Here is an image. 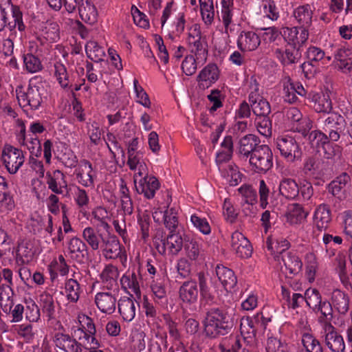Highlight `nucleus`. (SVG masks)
I'll list each match as a JSON object with an SVG mask.
<instances>
[{
    "mask_svg": "<svg viewBox=\"0 0 352 352\" xmlns=\"http://www.w3.org/2000/svg\"><path fill=\"white\" fill-rule=\"evenodd\" d=\"M184 250L189 259L196 261L201 254V244L195 239H188L186 240Z\"/></svg>",
    "mask_w": 352,
    "mask_h": 352,
    "instance_id": "0e129e2a",
    "label": "nucleus"
},
{
    "mask_svg": "<svg viewBox=\"0 0 352 352\" xmlns=\"http://www.w3.org/2000/svg\"><path fill=\"white\" fill-rule=\"evenodd\" d=\"M284 34L288 41V44L298 47V48L303 45L309 38L308 29L301 27L300 32L296 27L286 28Z\"/></svg>",
    "mask_w": 352,
    "mask_h": 352,
    "instance_id": "72a5a7b5",
    "label": "nucleus"
},
{
    "mask_svg": "<svg viewBox=\"0 0 352 352\" xmlns=\"http://www.w3.org/2000/svg\"><path fill=\"white\" fill-rule=\"evenodd\" d=\"M2 160L7 171L14 175L24 164L25 155L22 150L6 144L2 151Z\"/></svg>",
    "mask_w": 352,
    "mask_h": 352,
    "instance_id": "0eeeda50",
    "label": "nucleus"
},
{
    "mask_svg": "<svg viewBox=\"0 0 352 352\" xmlns=\"http://www.w3.org/2000/svg\"><path fill=\"white\" fill-rule=\"evenodd\" d=\"M64 292L67 300L77 302L82 293V289L76 279L71 278L65 280Z\"/></svg>",
    "mask_w": 352,
    "mask_h": 352,
    "instance_id": "c03bdc74",
    "label": "nucleus"
},
{
    "mask_svg": "<svg viewBox=\"0 0 352 352\" xmlns=\"http://www.w3.org/2000/svg\"><path fill=\"white\" fill-rule=\"evenodd\" d=\"M197 283L193 280L184 281L179 289L180 300L185 304L192 305L198 299Z\"/></svg>",
    "mask_w": 352,
    "mask_h": 352,
    "instance_id": "b1692460",
    "label": "nucleus"
},
{
    "mask_svg": "<svg viewBox=\"0 0 352 352\" xmlns=\"http://www.w3.org/2000/svg\"><path fill=\"white\" fill-rule=\"evenodd\" d=\"M103 255L108 259H116L121 256L122 248L118 238L109 233L107 234L101 244Z\"/></svg>",
    "mask_w": 352,
    "mask_h": 352,
    "instance_id": "4be33fe9",
    "label": "nucleus"
},
{
    "mask_svg": "<svg viewBox=\"0 0 352 352\" xmlns=\"http://www.w3.org/2000/svg\"><path fill=\"white\" fill-rule=\"evenodd\" d=\"M162 231H157L154 239V245L157 252L164 255L166 252L173 255H177L182 249L184 240L182 235L176 231H170L166 238L163 239Z\"/></svg>",
    "mask_w": 352,
    "mask_h": 352,
    "instance_id": "20e7f679",
    "label": "nucleus"
},
{
    "mask_svg": "<svg viewBox=\"0 0 352 352\" xmlns=\"http://www.w3.org/2000/svg\"><path fill=\"white\" fill-rule=\"evenodd\" d=\"M119 291L100 292L95 294L94 302L103 314H112L116 309Z\"/></svg>",
    "mask_w": 352,
    "mask_h": 352,
    "instance_id": "ddd939ff",
    "label": "nucleus"
},
{
    "mask_svg": "<svg viewBox=\"0 0 352 352\" xmlns=\"http://www.w3.org/2000/svg\"><path fill=\"white\" fill-rule=\"evenodd\" d=\"M1 309L5 314H10L11 323H18L23 320L24 314V305L18 303L14 305L13 300L9 303L1 305Z\"/></svg>",
    "mask_w": 352,
    "mask_h": 352,
    "instance_id": "a18cd8bd",
    "label": "nucleus"
},
{
    "mask_svg": "<svg viewBox=\"0 0 352 352\" xmlns=\"http://www.w3.org/2000/svg\"><path fill=\"white\" fill-rule=\"evenodd\" d=\"M80 19L88 24H94L97 21L98 13L96 7L86 1L78 8Z\"/></svg>",
    "mask_w": 352,
    "mask_h": 352,
    "instance_id": "3c124183",
    "label": "nucleus"
},
{
    "mask_svg": "<svg viewBox=\"0 0 352 352\" xmlns=\"http://www.w3.org/2000/svg\"><path fill=\"white\" fill-rule=\"evenodd\" d=\"M301 343L305 352H323L320 342L311 333H303Z\"/></svg>",
    "mask_w": 352,
    "mask_h": 352,
    "instance_id": "864d4df0",
    "label": "nucleus"
},
{
    "mask_svg": "<svg viewBox=\"0 0 352 352\" xmlns=\"http://www.w3.org/2000/svg\"><path fill=\"white\" fill-rule=\"evenodd\" d=\"M142 284V277L140 267L135 266L129 267L120 278L122 288L129 294L133 293L138 298L141 297Z\"/></svg>",
    "mask_w": 352,
    "mask_h": 352,
    "instance_id": "6e6552de",
    "label": "nucleus"
},
{
    "mask_svg": "<svg viewBox=\"0 0 352 352\" xmlns=\"http://www.w3.org/2000/svg\"><path fill=\"white\" fill-rule=\"evenodd\" d=\"M46 184L48 188L56 195L68 192V184L65 175L60 170L46 173Z\"/></svg>",
    "mask_w": 352,
    "mask_h": 352,
    "instance_id": "a211bd4d",
    "label": "nucleus"
},
{
    "mask_svg": "<svg viewBox=\"0 0 352 352\" xmlns=\"http://www.w3.org/2000/svg\"><path fill=\"white\" fill-rule=\"evenodd\" d=\"M315 9L313 4L299 6L294 10L293 16L301 28L307 29L312 23Z\"/></svg>",
    "mask_w": 352,
    "mask_h": 352,
    "instance_id": "393cba45",
    "label": "nucleus"
},
{
    "mask_svg": "<svg viewBox=\"0 0 352 352\" xmlns=\"http://www.w3.org/2000/svg\"><path fill=\"white\" fill-rule=\"evenodd\" d=\"M67 246L70 257L78 261H82L87 252V247L80 239L73 236L67 242Z\"/></svg>",
    "mask_w": 352,
    "mask_h": 352,
    "instance_id": "f704fd0d",
    "label": "nucleus"
},
{
    "mask_svg": "<svg viewBox=\"0 0 352 352\" xmlns=\"http://www.w3.org/2000/svg\"><path fill=\"white\" fill-rule=\"evenodd\" d=\"M188 44L190 52L196 56L197 60H206L208 54L207 44L202 37L200 39L190 41Z\"/></svg>",
    "mask_w": 352,
    "mask_h": 352,
    "instance_id": "bf43d9fd",
    "label": "nucleus"
},
{
    "mask_svg": "<svg viewBox=\"0 0 352 352\" xmlns=\"http://www.w3.org/2000/svg\"><path fill=\"white\" fill-rule=\"evenodd\" d=\"M14 332L23 338L25 342H32L36 336V330L34 329L33 325L30 323H23L12 326Z\"/></svg>",
    "mask_w": 352,
    "mask_h": 352,
    "instance_id": "6e6d98bb",
    "label": "nucleus"
},
{
    "mask_svg": "<svg viewBox=\"0 0 352 352\" xmlns=\"http://www.w3.org/2000/svg\"><path fill=\"white\" fill-rule=\"evenodd\" d=\"M134 184L138 193L143 195L145 198L148 199L154 197L156 191L160 188L159 181L155 177L152 175L140 178Z\"/></svg>",
    "mask_w": 352,
    "mask_h": 352,
    "instance_id": "6ab92c4d",
    "label": "nucleus"
},
{
    "mask_svg": "<svg viewBox=\"0 0 352 352\" xmlns=\"http://www.w3.org/2000/svg\"><path fill=\"white\" fill-rule=\"evenodd\" d=\"M38 304L42 311L49 319L54 317L56 306L52 295L46 292H43L39 295Z\"/></svg>",
    "mask_w": 352,
    "mask_h": 352,
    "instance_id": "09e8293b",
    "label": "nucleus"
},
{
    "mask_svg": "<svg viewBox=\"0 0 352 352\" xmlns=\"http://www.w3.org/2000/svg\"><path fill=\"white\" fill-rule=\"evenodd\" d=\"M216 275L226 291H231L236 286L237 280L234 272L222 265H217Z\"/></svg>",
    "mask_w": 352,
    "mask_h": 352,
    "instance_id": "473e14b6",
    "label": "nucleus"
},
{
    "mask_svg": "<svg viewBox=\"0 0 352 352\" xmlns=\"http://www.w3.org/2000/svg\"><path fill=\"white\" fill-rule=\"evenodd\" d=\"M309 99L317 113H331L332 102L328 91L312 93L309 95Z\"/></svg>",
    "mask_w": 352,
    "mask_h": 352,
    "instance_id": "5701e85b",
    "label": "nucleus"
},
{
    "mask_svg": "<svg viewBox=\"0 0 352 352\" xmlns=\"http://www.w3.org/2000/svg\"><path fill=\"white\" fill-rule=\"evenodd\" d=\"M73 333L74 337L78 341V344H80V352H82L84 349L90 350L94 346H100L98 340L95 337L96 333H90L82 329H74Z\"/></svg>",
    "mask_w": 352,
    "mask_h": 352,
    "instance_id": "4c0bfd02",
    "label": "nucleus"
},
{
    "mask_svg": "<svg viewBox=\"0 0 352 352\" xmlns=\"http://www.w3.org/2000/svg\"><path fill=\"white\" fill-rule=\"evenodd\" d=\"M220 70L214 63H210L205 66L197 76V85L199 89L205 90L219 78Z\"/></svg>",
    "mask_w": 352,
    "mask_h": 352,
    "instance_id": "4468645a",
    "label": "nucleus"
},
{
    "mask_svg": "<svg viewBox=\"0 0 352 352\" xmlns=\"http://www.w3.org/2000/svg\"><path fill=\"white\" fill-rule=\"evenodd\" d=\"M201 19L206 25L214 23L216 16L213 0H199Z\"/></svg>",
    "mask_w": 352,
    "mask_h": 352,
    "instance_id": "49530a36",
    "label": "nucleus"
},
{
    "mask_svg": "<svg viewBox=\"0 0 352 352\" xmlns=\"http://www.w3.org/2000/svg\"><path fill=\"white\" fill-rule=\"evenodd\" d=\"M258 140L256 135L248 134L241 138L238 143L237 153L243 158H248L257 148Z\"/></svg>",
    "mask_w": 352,
    "mask_h": 352,
    "instance_id": "c9c22d12",
    "label": "nucleus"
},
{
    "mask_svg": "<svg viewBox=\"0 0 352 352\" xmlns=\"http://www.w3.org/2000/svg\"><path fill=\"white\" fill-rule=\"evenodd\" d=\"M179 209L176 207H169L164 211L163 214L164 223L170 231H176L179 225L178 221Z\"/></svg>",
    "mask_w": 352,
    "mask_h": 352,
    "instance_id": "5fc2aeb1",
    "label": "nucleus"
},
{
    "mask_svg": "<svg viewBox=\"0 0 352 352\" xmlns=\"http://www.w3.org/2000/svg\"><path fill=\"white\" fill-rule=\"evenodd\" d=\"M233 0H221V14L226 31L232 21Z\"/></svg>",
    "mask_w": 352,
    "mask_h": 352,
    "instance_id": "680f3d73",
    "label": "nucleus"
},
{
    "mask_svg": "<svg viewBox=\"0 0 352 352\" xmlns=\"http://www.w3.org/2000/svg\"><path fill=\"white\" fill-rule=\"evenodd\" d=\"M54 76L62 88L66 89L69 87V75L63 63L60 62L55 63Z\"/></svg>",
    "mask_w": 352,
    "mask_h": 352,
    "instance_id": "052dcab7",
    "label": "nucleus"
},
{
    "mask_svg": "<svg viewBox=\"0 0 352 352\" xmlns=\"http://www.w3.org/2000/svg\"><path fill=\"white\" fill-rule=\"evenodd\" d=\"M91 215L96 221L98 223L100 227L109 232L110 226L108 223L109 219V212L103 207L98 206L94 209Z\"/></svg>",
    "mask_w": 352,
    "mask_h": 352,
    "instance_id": "774afa93",
    "label": "nucleus"
},
{
    "mask_svg": "<svg viewBox=\"0 0 352 352\" xmlns=\"http://www.w3.org/2000/svg\"><path fill=\"white\" fill-rule=\"evenodd\" d=\"M34 254L33 243L29 240H23L18 245L16 261L19 265L28 264L33 260Z\"/></svg>",
    "mask_w": 352,
    "mask_h": 352,
    "instance_id": "cd10ccee",
    "label": "nucleus"
},
{
    "mask_svg": "<svg viewBox=\"0 0 352 352\" xmlns=\"http://www.w3.org/2000/svg\"><path fill=\"white\" fill-rule=\"evenodd\" d=\"M76 177L78 184L84 187H93L96 178L92 164L87 160H82L76 168Z\"/></svg>",
    "mask_w": 352,
    "mask_h": 352,
    "instance_id": "dca6fc26",
    "label": "nucleus"
},
{
    "mask_svg": "<svg viewBox=\"0 0 352 352\" xmlns=\"http://www.w3.org/2000/svg\"><path fill=\"white\" fill-rule=\"evenodd\" d=\"M24 314L25 319L30 322H37L41 318L40 308L31 299L24 302Z\"/></svg>",
    "mask_w": 352,
    "mask_h": 352,
    "instance_id": "13d9d810",
    "label": "nucleus"
},
{
    "mask_svg": "<svg viewBox=\"0 0 352 352\" xmlns=\"http://www.w3.org/2000/svg\"><path fill=\"white\" fill-rule=\"evenodd\" d=\"M118 308L122 319L131 322L135 316L136 301L128 297H123L118 300Z\"/></svg>",
    "mask_w": 352,
    "mask_h": 352,
    "instance_id": "58836bf2",
    "label": "nucleus"
},
{
    "mask_svg": "<svg viewBox=\"0 0 352 352\" xmlns=\"http://www.w3.org/2000/svg\"><path fill=\"white\" fill-rule=\"evenodd\" d=\"M282 296L289 309H295L299 307L305 301V296L298 293H293L291 296L290 292L284 287H282Z\"/></svg>",
    "mask_w": 352,
    "mask_h": 352,
    "instance_id": "e2e57ef3",
    "label": "nucleus"
},
{
    "mask_svg": "<svg viewBox=\"0 0 352 352\" xmlns=\"http://www.w3.org/2000/svg\"><path fill=\"white\" fill-rule=\"evenodd\" d=\"M107 234H102L97 231L93 227H86L82 233V236L86 243L94 251L98 250L101 247V244L104 241Z\"/></svg>",
    "mask_w": 352,
    "mask_h": 352,
    "instance_id": "e433bc0d",
    "label": "nucleus"
},
{
    "mask_svg": "<svg viewBox=\"0 0 352 352\" xmlns=\"http://www.w3.org/2000/svg\"><path fill=\"white\" fill-rule=\"evenodd\" d=\"M35 78L30 79L26 90L16 89V98L19 104L25 111L39 109L44 102V87L42 85L34 83Z\"/></svg>",
    "mask_w": 352,
    "mask_h": 352,
    "instance_id": "f257e3e1",
    "label": "nucleus"
},
{
    "mask_svg": "<svg viewBox=\"0 0 352 352\" xmlns=\"http://www.w3.org/2000/svg\"><path fill=\"white\" fill-rule=\"evenodd\" d=\"M272 320V316L269 314H265L263 311L257 313L253 318L250 320L246 318L248 325L252 329V331H265L269 322Z\"/></svg>",
    "mask_w": 352,
    "mask_h": 352,
    "instance_id": "8fccbe9b",
    "label": "nucleus"
},
{
    "mask_svg": "<svg viewBox=\"0 0 352 352\" xmlns=\"http://www.w3.org/2000/svg\"><path fill=\"white\" fill-rule=\"evenodd\" d=\"M330 304L338 313L345 314L349 311V298L344 292L334 289L331 293Z\"/></svg>",
    "mask_w": 352,
    "mask_h": 352,
    "instance_id": "a19ab883",
    "label": "nucleus"
},
{
    "mask_svg": "<svg viewBox=\"0 0 352 352\" xmlns=\"http://www.w3.org/2000/svg\"><path fill=\"white\" fill-rule=\"evenodd\" d=\"M198 283L200 292V304L201 307L206 305H212L214 301V296L211 293L210 287L207 283V279L204 273L198 274Z\"/></svg>",
    "mask_w": 352,
    "mask_h": 352,
    "instance_id": "79ce46f5",
    "label": "nucleus"
},
{
    "mask_svg": "<svg viewBox=\"0 0 352 352\" xmlns=\"http://www.w3.org/2000/svg\"><path fill=\"white\" fill-rule=\"evenodd\" d=\"M346 122L342 116L338 113H331L323 121L322 130L328 133V138L332 142H338L344 131Z\"/></svg>",
    "mask_w": 352,
    "mask_h": 352,
    "instance_id": "9d476101",
    "label": "nucleus"
},
{
    "mask_svg": "<svg viewBox=\"0 0 352 352\" xmlns=\"http://www.w3.org/2000/svg\"><path fill=\"white\" fill-rule=\"evenodd\" d=\"M24 69L28 73H36L43 69L40 59L32 54H26L23 56Z\"/></svg>",
    "mask_w": 352,
    "mask_h": 352,
    "instance_id": "69168bd1",
    "label": "nucleus"
},
{
    "mask_svg": "<svg viewBox=\"0 0 352 352\" xmlns=\"http://www.w3.org/2000/svg\"><path fill=\"white\" fill-rule=\"evenodd\" d=\"M276 58L284 65L295 63L300 56L298 47L287 44L283 50L279 47L273 49Z\"/></svg>",
    "mask_w": 352,
    "mask_h": 352,
    "instance_id": "bb28decb",
    "label": "nucleus"
},
{
    "mask_svg": "<svg viewBox=\"0 0 352 352\" xmlns=\"http://www.w3.org/2000/svg\"><path fill=\"white\" fill-rule=\"evenodd\" d=\"M307 305L316 313H320V321L331 320L333 317L331 305L327 300H322V296L316 289L309 288L305 292Z\"/></svg>",
    "mask_w": 352,
    "mask_h": 352,
    "instance_id": "7ed1b4c3",
    "label": "nucleus"
},
{
    "mask_svg": "<svg viewBox=\"0 0 352 352\" xmlns=\"http://www.w3.org/2000/svg\"><path fill=\"white\" fill-rule=\"evenodd\" d=\"M119 272L113 265H108L102 271L100 278L102 287L108 291H119L118 278Z\"/></svg>",
    "mask_w": 352,
    "mask_h": 352,
    "instance_id": "412c9836",
    "label": "nucleus"
},
{
    "mask_svg": "<svg viewBox=\"0 0 352 352\" xmlns=\"http://www.w3.org/2000/svg\"><path fill=\"white\" fill-rule=\"evenodd\" d=\"M85 52L89 58L97 63L102 60L105 56L103 48L94 41L87 42L85 45Z\"/></svg>",
    "mask_w": 352,
    "mask_h": 352,
    "instance_id": "4d7b16f0",
    "label": "nucleus"
},
{
    "mask_svg": "<svg viewBox=\"0 0 352 352\" xmlns=\"http://www.w3.org/2000/svg\"><path fill=\"white\" fill-rule=\"evenodd\" d=\"M231 186H236L241 181V174L236 165L228 163L223 169H219Z\"/></svg>",
    "mask_w": 352,
    "mask_h": 352,
    "instance_id": "603ef678",
    "label": "nucleus"
},
{
    "mask_svg": "<svg viewBox=\"0 0 352 352\" xmlns=\"http://www.w3.org/2000/svg\"><path fill=\"white\" fill-rule=\"evenodd\" d=\"M260 43L258 35L252 31L242 32L237 39V46L243 52L254 51Z\"/></svg>",
    "mask_w": 352,
    "mask_h": 352,
    "instance_id": "c85d7f7f",
    "label": "nucleus"
},
{
    "mask_svg": "<svg viewBox=\"0 0 352 352\" xmlns=\"http://www.w3.org/2000/svg\"><path fill=\"white\" fill-rule=\"evenodd\" d=\"M329 169V162L322 159L309 157L304 161L303 171L308 176L318 178L325 175Z\"/></svg>",
    "mask_w": 352,
    "mask_h": 352,
    "instance_id": "2eb2a0df",
    "label": "nucleus"
},
{
    "mask_svg": "<svg viewBox=\"0 0 352 352\" xmlns=\"http://www.w3.org/2000/svg\"><path fill=\"white\" fill-rule=\"evenodd\" d=\"M12 14L13 21L8 22V11L7 8L0 5V32L8 26L10 31L17 28L20 32H24L25 25L23 21V14L19 8L12 5Z\"/></svg>",
    "mask_w": 352,
    "mask_h": 352,
    "instance_id": "f8f14e48",
    "label": "nucleus"
},
{
    "mask_svg": "<svg viewBox=\"0 0 352 352\" xmlns=\"http://www.w3.org/2000/svg\"><path fill=\"white\" fill-rule=\"evenodd\" d=\"M231 316L219 308H211L206 312L204 320L205 331L210 337L225 334L232 327Z\"/></svg>",
    "mask_w": 352,
    "mask_h": 352,
    "instance_id": "f03ea898",
    "label": "nucleus"
},
{
    "mask_svg": "<svg viewBox=\"0 0 352 352\" xmlns=\"http://www.w3.org/2000/svg\"><path fill=\"white\" fill-rule=\"evenodd\" d=\"M299 186L291 178H283L279 183L280 194L288 199H294L299 195Z\"/></svg>",
    "mask_w": 352,
    "mask_h": 352,
    "instance_id": "37998d69",
    "label": "nucleus"
},
{
    "mask_svg": "<svg viewBox=\"0 0 352 352\" xmlns=\"http://www.w3.org/2000/svg\"><path fill=\"white\" fill-rule=\"evenodd\" d=\"M151 289L154 302L161 307H166L168 300L164 282L160 280H153L151 284Z\"/></svg>",
    "mask_w": 352,
    "mask_h": 352,
    "instance_id": "ea45409f",
    "label": "nucleus"
},
{
    "mask_svg": "<svg viewBox=\"0 0 352 352\" xmlns=\"http://www.w3.org/2000/svg\"><path fill=\"white\" fill-rule=\"evenodd\" d=\"M230 245L232 250L240 258H247L252 254V247L249 240L239 231L232 234Z\"/></svg>",
    "mask_w": 352,
    "mask_h": 352,
    "instance_id": "f3484780",
    "label": "nucleus"
},
{
    "mask_svg": "<svg viewBox=\"0 0 352 352\" xmlns=\"http://www.w3.org/2000/svg\"><path fill=\"white\" fill-rule=\"evenodd\" d=\"M351 54V49L346 47H339L334 52L336 67L344 74L352 72V59L349 57Z\"/></svg>",
    "mask_w": 352,
    "mask_h": 352,
    "instance_id": "a878e982",
    "label": "nucleus"
},
{
    "mask_svg": "<svg viewBox=\"0 0 352 352\" xmlns=\"http://www.w3.org/2000/svg\"><path fill=\"white\" fill-rule=\"evenodd\" d=\"M251 169L257 173H265L273 166V154L270 148L259 145L249 157Z\"/></svg>",
    "mask_w": 352,
    "mask_h": 352,
    "instance_id": "39448f33",
    "label": "nucleus"
},
{
    "mask_svg": "<svg viewBox=\"0 0 352 352\" xmlns=\"http://www.w3.org/2000/svg\"><path fill=\"white\" fill-rule=\"evenodd\" d=\"M308 140L312 147L316 148H322L324 156L327 159H331L336 155L339 147L329 142L327 135L323 131L314 130L308 133Z\"/></svg>",
    "mask_w": 352,
    "mask_h": 352,
    "instance_id": "9b49d317",
    "label": "nucleus"
},
{
    "mask_svg": "<svg viewBox=\"0 0 352 352\" xmlns=\"http://www.w3.org/2000/svg\"><path fill=\"white\" fill-rule=\"evenodd\" d=\"M309 212L305 211L302 206L298 204L292 205L286 215L287 221L290 224L296 225L302 223L307 217Z\"/></svg>",
    "mask_w": 352,
    "mask_h": 352,
    "instance_id": "de8ad7c7",
    "label": "nucleus"
},
{
    "mask_svg": "<svg viewBox=\"0 0 352 352\" xmlns=\"http://www.w3.org/2000/svg\"><path fill=\"white\" fill-rule=\"evenodd\" d=\"M322 337L326 346L331 352H345V342L342 335L331 324L325 320L322 324Z\"/></svg>",
    "mask_w": 352,
    "mask_h": 352,
    "instance_id": "1a4fd4ad",
    "label": "nucleus"
},
{
    "mask_svg": "<svg viewBox=\"0 0 352 352\" xmlns=\"http://www.w3.org/2000/svg\"><path fill=\"white\" fill-rule=\"evenodd\" d=\"M349 181V175L344 173L329 184V191L334 196L338 195L341 190L346 187Z\"/></svg>",
    "mask_w": 352,
    "mask_h": 352,
    "instance_id": "338daca9",
    "label": "nucleus"
},
{
    "mask_svg": "<svg viewBox=\"0 0 352 352\" xmlns=\"http://www.w3.org/2000/svg\"><path fill=\"white\" fill-rule=\"evenodd\" d=\"M331 221V210L326 204L319 205L313 216L314 226L320 231L326 230Z\"/></svg>",
    "mask_w": 352,
    "mask_h": 352,
    "instance_id": "c756f323",
    "label": "nucleus"
},
{
    "mask_svg": "<svg viewBox=\"0 0 352 352\" xmlns=\"http://www.w3.org/2000/svg\"><path fill=\"white\" fill-rule=\"evenodd\" d=\"M233 153V143L232 137H225L221 143V150L216 155V163L219 169H223V166L228 164Z\"/></svg>",
    "mask_w": 352,
    "mask_h": 352,
    "instance_id": "2f4dec72",
    "label": "nucleus"
},
{
    "mask_svg": "<svg viewBox=\"0 0 352 352\" xmlns=\"http://www.w3.org/2000/svg\"><path fill=\"white\" fill-rule=\"evenodd\" d=\"M282 261L283 266H281V270L287 275L299 273L302 267V263L299 257L291 252H287L282 254Z\"/></svg>",
    "mask_w": 352,
    "mask_h": 352,
    "instance_id": "7c9ffc66",
    "label": "nucleus"
},
{
    "mask_svg": "<svg viewBox=\"0 0 352 352\" xmlns=\"http://www.w3.org/2000/svg\"><path fill=\"white\" fill-rule=\"evenodd\" d=\"M276 144L280 155L287 162H294L301 158V149L293 137L287 135L278 136Z\"/></svg>",
    "mask_w": 352,
    "mask_h": 352,
    "instance_id": "423d86ee",
    "label": "nucleus"
},
{
    "mask_svg": "<svg viewBox=\"0 0 352 352\" xmlns=\"http://www.w3.org/2000/svg\"><path fill=\"white\" fill-rule=\"evenodd\" d=\"M53 342L57 348L64 352H80V344L74 336L58 331L54 334Z\"/></svg>",
    "mask_w": 352,
    "mask_h": 352,
    "instance_id": "aec40b11",
    "label": "nucleus"
}]
</instances>
